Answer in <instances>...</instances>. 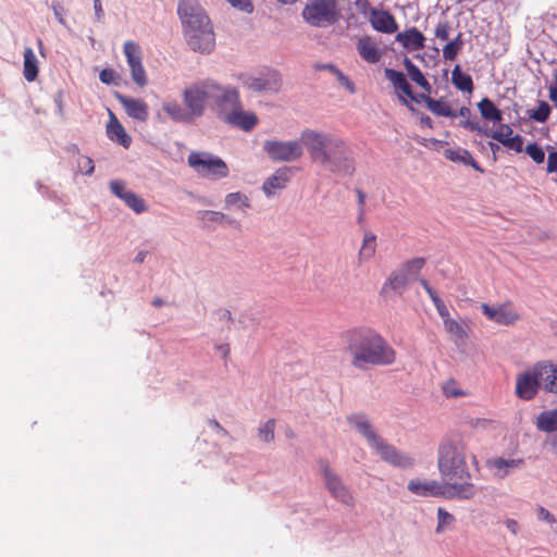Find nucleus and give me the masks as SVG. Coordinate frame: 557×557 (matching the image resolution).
Listing matches in <instances>:
<instances>
[{"mask_svg":"<svg viewBox=\"0 0 557 557\" xmlns=\"http://www.w3.org/2000/svg\"><path fill=\"white\" fill-rule=\"evenodd\" d=\"M301 141L309 159L333 174H352V152L346 139L331 132L306 128Z\"/></svg>","mask_w":557,"mask_h":557,"instance_id":"nucleus-1","label":"nucleus"},{"mask_svg":"<svg viewBox=\"0 0 557 557\" xmlns=\"http://www.w3.org/2000/svg\"><path fill=\"white\" fill-rule=\"evenodd\" d=\"M444 157L451 162H460L463 165L471 166L473 170L478 172H483L482 168L472 158V154L467 149L457 148V149H446L444 150Z\"/></svg>","mask_w":557,"mask_h":557,"instance_id":"nucleus-30","label":"nucleus"},{"mask_svg":"<svg viewBox=\"0 0 557 557\" xmlns=\"http://www.w3.org/2000/svg\"><path fill=\"white\" fill-rule=\"evenodd\" d=\"M347 422L351 426L357 430L366 438L369 444L382 440L380 435L375 433V431L372 429V425L370 424V421L367 420L366 416L362 413H355L347 417Z\"/></svg>","mask_w":557,"mask_h":557,"instance_id":"nucleus-25","label":"nucleus"},{"mask_svg":"<svg viewBox=\"0 0 557 557\" xmlns=\"http://www.w3.org/2000/svg\"><path fill=\"white\" fill-rule=\"evenodd\" d=\"M457 116L463 119L461 122H459V126L463 129H469L476 133H482V128H480L479 124L476 122H472L469 120L470 116V110L467 107H461V109L458 110Z\"/></svg>","mask_w":557,"mask_h":557,"instance_id":"nucleus-44","label":"nucleus"},{"mask_svg":"<svg viewBox=\"0 0 557 557\" xmlns=\"http://www.w3.org/2000/svg\"><path fill=\"white\" fill-rule=\"evenodd\" d=\"M274 429L275 421L274 419H270L265 421L262 428L259 429V438L264 443H271L274 441Z\"/></svg>","mask_w":557,"mask_h":557,"instance_id":"nucleus-48","label":"nucleus"},{"mask_svg":"<svg viewBox=\"0 0 557 557\" xmlns=\"http://www.w3.org/2000/svg\"><path fill=\"white\" fill-rule=\"evenodd\" d=\"M302 16L313 27H326L336 23L341 13L336 0H311L304 8Z\"/></svg>","mask_w":557,"mask_h":557,"instance_id":"nucleus-7","label":"nucleus"},{"mask_svg":"<svg viewBox=\"0 0 557 557\" xmlns=\"http://www.w3.org/2000/svg\"><path fill=\"white\" fill-rule=\"evenodd\" d=\"M550 115V107L546 101H540L536 109L529 111V117L539 123H545Z\"/></svg>","mask_w":557,"mask_h":557,"instance_id":"nucleus-42","label":"nucleus"},{"mask_svg":"<svg viewBox=\"0 0 557 557\" xmlns=\"http://www.w3.org/2000/svg\"><path fill=\"white\" fill-rule=\"evenodd\" d=\"M444 329L454 337L458 339H467L468 334L463 326L456 320H445L443 321Z\"/></svg>","mask_w":557,"mask_h":557,"instance_id":"nucleus-46","label":"nucleus"},{"mask_svg":"<svg viewBox=\"0 0 557 557\" xmlns=\"http://www.w3.org/2000/svg\"><path fill=\"white\" fill-rule=\"evenodd\" d=\"M467 443L460 436H453L440 444L437 469L442 476L449 480H463L470 476L465 454Z\"/></svg>","mask_w":557,"mask_h":557,"instance_id":"nucleus-5","label":"nucleus"},{"mask_svg":"<svg viewBox=\"0 0 557 557\" xmlns=\"http://www.w3.org/2000/svg\"><path fill=\"white\" fill-rule=\"evenodd\" d=\"M94 11H95L96 22L103 23L104 12H103V8L101 7L100 0H94Z\"/></svg>","mask_w":557,"mask_h":557,"instance_id":"nucleus-63","label":"nucleus"},{"mask_svg":"<svg viewBox=\"0 0 557 557\" xmlns=\"http://www.w3.org/2000/svg\"><path fill=\"white\" fill-rule=\"evenodd\" d=\"M123 53L126 55L128 66L143 62L139 46L135 41H124Z\"/></svg>","mask_w":557,"mask_h":557,"instance_id":"nucleus-41","label":"nucleus"},{"mask_svg":"<svg viewBox=\"0 0 557 557\" xmlns=\"http://www.w3.org/2000/svg\"><path fill=\"white\" fill-rule=\"evenodd\" d=\"M413 280V277L394 270L391 272L388 278L385 280L383 286H381V295L384 297L391 295L401 296L409 286V283Z\"/></svg>","mask_w":557,"mask_h":557,"instance_id":"nucleus-20","label":"nucleus"},{"mask_svg":"<svg viewBox=\"0 0 557 557\" xmlns=\"http://www.w3.org/2000/svg\"><path fill=\"white\" fill-rule=\"evenodd\" d=\"M289 177L290 170L288 168L278 169L273 175L267 177L262 185L265 197H273L276 191L284 189Z\"/></svg>","mask_w":557,"mask_h":557,"instance_id":"nucleus-24","label":"nucleus"},{"mask_svg":"<svg viewBox=\"0 0 557 557\" xmlns=\"http://www.w3.org/2000/svg\"><path fill=\"white\" fill-rule=\"evenodd\" d=\"M395 41L399 42L400 47L406 49L409 52H413L416 50H423L425 37L422 32H420L414 26L407 28L404 32H399L395 35Z\"/></svg>","mask_w":557,"mask_h":557,"instance_id":"nucleus-22","label":"nucleus"},{"mask_svg":"<svg viewBox=\"0 0 557 557\" xmlns=\"http://www.w3.org/2000/svg\"><path fill=\"white\" fill-rule=\"evenodd\" d=\"M162 110L171 117V120L175 122L187 123L190 122L194 117H197L191 113L187 108L185 109L182 104L175 101H163Z\"/></svg>","mask_w":557,"mask_h":557,"instance_id":"nucleus-28","label":"nucleus"},{"mask_svg":"<svg viewBox=\"0 0 557 557\" xmlns=\"http://www.w3.org/2000/svg\"><path fill=\"white\" fill-rule=\"evenodd\" d=\"M549 99L557 106V75L555 77V83L549 87Z\"/></svg>","mask_w":557,"mask_h":557,"instance_id":"nucleus-64","label":"nucleus"},{"mask_svg":"<svg viewBox=\"0 0 557 557\" xmlns=\"http://www.w3.org/2000/svg\"><path fill=\"white\" fill-rule=\"evenodd\" d=\"M233 95H239L235 87H224L219 82L209 78L187 86L183 90V102L187 110L191 111V114L200 117L206 110L207 101H212L215 110H219L231 101Z\"/></svg>","mask_w":557,"mask_h":557,"instance_id":"nucleus-4","label":"nucleus"},{"mask_svg":"<svg viewBox=\"0 0 557 557\" xmlns=\"http://www.w3.org/2000/svg\"><path fill=\"white\" fill-rule=\"evenodd\" d=\"M322 474L323 480H325V486L329 493L332 494L336 500L347 505H354V498L351 492L348 491L347 486L343 484L341 476L335 474L327 466V463H323L322 466Z\"/></svg>","mask_w":557,"mask_h":557,"instance_id":"nucleus-11","label":"nucleus"},{"mask_svg":"<svg viewBox=\"0 0 557 557\" xmlns=\"http://www.w3.org/2000/svg\"><path fill=\"white\" fill-rule=\"evenodd\" d=\"M478 110L481 116L485 121H492L493 123H500L503 120L502 111L493 103L488 98H485L478 102Z\"/></svg>","mask_w":557,"mask_h":557,"instance_id":"nucleus-33","label":"nucleus"},{"mask_svg":"<svg viewBox=\"0 0 557 557\" xmlns=\"http://www.w3.org/2000/svg\"><path fill=\"white\" fill-rule=\"evenodd\" d=\"M542 389L540 380L535 376L531 368L527 369L516 375V396L522 400H532L537 395V392Z\"/></svg>","mask_w":557,"mask_h":557,"instance_id":"nucleus-12","label":"nucleus"},{"mask_svg":"<svg viewBox=\"0 0 557 557\" xmlns=\"http://www.w3.org/2000/svg\"><path fill=\"white\" fill-rule=\"evenodd\" d=\"M462 34H458L454 39L447 42L443 48V58L446 61H454L458 55L459 50L462 49Z\"/></svg>","mask_w":557,"mask_h":557,"instance_id":"nucleus-39","label":"nucleus"},{"mask_svg":"<svg viewBox=\"0 0 557 557\" xmlns=\"http://www.w3.org/2000/svg\"><path fill=\"white\" fill-rule=\"evenodd\" d=\"M546 173L557 176V150L550 151L546 158Z\"/></svg>","mask_w":557,"mask_h":557,"instance_id":"nucleus-56","label":"nucleus"},{"mask_svg":"<svg viewBox=\"0 0 557 557\" xmlns=\"http://www.w3.org/2000/svg\"><path fill=\"white\" fill-rule=\"evenodd\" d=\"M451 81L458 90L472 92L473 82L469 74L460 71L459 66H455L451 72Z\"/></svg>","mask_w":557,"mask_h":557,"instance_id":"nucleus-36","label":"nucleus"},{"mask_svg":"<svg viewBox=\"0 0 557 557\" xmlns=\"http://www.w3.org/2000/svg\"><path fill=\"white\" fill-rule=\"evenodd\" d=\"M530 369L539 377L542 391L557 395V362L542 360Z\"/></svg>","mask_w":557,"mask_h":557,"instance_id":"nucleus-13","label":"nucleus"},{"mask_svg":"<svg viewBox=\"0 0 557 557\" xmlns=\"http://www.w3.org/2000/svg\"><path fill=\"white\" fill-rule=\"evenodd\" d=\"M369 445L379 453L381 459L394 467H410L413 465V459L397 451L393 445L384 442V440L375 441Z\"/></svg>","mask_w":557,"mask_h":557,"instance_id":"nucleus-14","label":"nucleus"},{"mask_svg":"<svg viewBox=\"0 0 557 557\" xmlns=\"http://www.w3.org/2000/svg\"><path fill=\"white\" fill-rule=\"evenodd\" d=\"M335 76L337 78V82H339L342 86L346 87V89L350 91V94H354L356 91V87H354V84L347 77L346 74H344L343 72H337V75Z\"/></svg>","mask_w":557,"mask_h":557,"instance_id":"nucleus-60","label":"nucleus"},{"mask_svg":"<svg viewBox=\"0 0 557 557\" xmlns=\"http://www.w3.org/2000/svg\"><path fill=\"white\" fill-rule=\"evenodd\" d=\"M525 465L523 459H503L500 457L486 460V467L493 471V474L504 479L512 471L522 468Z\"/></svg>","mask_w":557,"mask_h":557,"instance_id":"nucleus-23","label":"nucleus"},{"mask_svg":"<svg viewBox=\"0 0 557 557\" xmlns=\"http://www.w3.org/2000/svg\"><path fill=\"white\" fill-rule=\"evenodd\" d=\"M304 144L301 140H277L268 139L263 143V151L274 162H293L299 160L304 154Z\"/></svg>","mask_w":557,"mask_h":557,"instance_id":"nucleus-9","label":"nucleus"},{"mask_svg":"<svg viewBox=\"0 0 557 557\" xmlns=\"http://www.w3.org/2000/svg\"><path fill=\"white\" fill-rule=\"evenodd\" d=\"M536 517H539L540 520L542 521H545L549 524H555L556 523V518L555 516H553L546 508L544 507H539V509H536Z\"/></svg>","mask_w":557,"mask_h":557,"instance_id":"nucleus-59","label":"nucleus"},{"mask_svg":"<svg viewBox=\"0 0 557 557\" xmlns=\"http://www.w3.org/2000/svg\"><path fill=\"white\" fill-rule=\"evenodd\" d=\"M110 190H112L114 196L119 198H122L126 194H133V191H128L125 189L122 181H112V183H110Z\"/></svg>","mask_w":557,"mask_h":557,"instance_id":"nucleus-58","label":"nucleus"},{"mask_svg":"<svg viewBox=\"0 0 557 557\" xmlns=\"http://www.w3.org/2000/svg\"><path fill=\"white\" fill-rule=\"evenodd\" d=\"M78 166L82 173L90 175L95 171L94 161L89 157H81L78 160Z\"/></svg>","mask_w":557,"mask_h":557,"instance_id":"nucleus-54","label":"nucleus"},{"mask_svg":"<svg viewBox=\"0 0 557 557\" xmlns=\"http://www.w3.org/2000/svg\"><path fill=\"white\" fill-rule=\"evenodd\" d=\"M429 95L430 94H426V92L419 95V97H418L419 102L420 101L424 102V104H426L428 109L430 111H432V113L437 116L456 117V113L453 111V109H450L447 101H445L443 99H438V100L434 99Z\"/></svg>","mask_w":557,"mask_h":557,"instance_id":"nucleus-27","label":"nucleus"},{"mask_svg":"<svg viewBox=\"0 0 557 557\" xmlns=\"http://www.w3.org/2000/svg\"><path fill=\"white\" fill-rule=\"evenodd\" d=\"M475 496L476 487L470 482L461 484L447 483L446 493H444V498L446 499L470 500Z\"/></svg>","mask_w":557,"mask_h":557,"instance_id":"nucleus-26","label":"nucleus"},{"mask_svg":"<svg viewBox=\"0 0 557 557\" xmlns=\"http://www.w3.org/2000/svg\"><path fill=\"white\" fill-rule=\"evenodd\" d=\"M216 113L223 122L246 133L252 131L257 125L256 114L242 109L239 95L231 96V101L216 110Z\"/></svg>","mask_w":557,"mask_h":557,"instance_id":"nucleus-8","label":"nucleus"},{"mask_svg":"<svg viewBox=\"0 0 557 557\" xmlns=\"http://www.w3.org/2000/svg\"><path fill=\"white\" fill-rule=\"evenodd\" d=\"M225 207L245 212L250 207L249 198L240 191L230 193L225 196Z\"/></svg>","mask_w":557,"mask_h":557,"instance_id":"nucleus-38","label":"nucleus"},{"mask_svg":"<svg viewBox=\"0 0 557 557\" xmlns=\"http://www.w3.org/2000/svg\"><path fill=\"white\" fill-rule=\"evenodd\" d=\"M481 309L487 320L503 326H510L521 319L520 313L516 311L510 301H506L497 307L482 304Z\"/></svg>","mask_w":557,"mask_h":557,"instance_id":"nucleus-10","label":"nucleus"},{"mask_svg":"<svg viewBox=\"0 0 557 557\" xmlns=\"http://www.w3.org/2000/svg\"><path fill=\"white\" fill-rule=\"evenodd\" d=\"M107 132L109 139L120 144L124 148L129 147L131 137L127 132H125L123 125L120 124L119 120L113 115V113H110Z\"/></svg>","mask_w":557,"mask_h":557,"instance_id":"nucleus-29","label":"nucleus"},{"mask_svg":"<svg viewBox=\"0 0 557 557\" xmlns=\"http://www.w3.org/2000/svg\"><path fill=\"white\" fill-rule=\"evenodd\" d=\"M119 78V75L112 69H103L102 72L99 73L100 82L104 84H115V81Z\"/></svg>","mask_w":557,"mask_h":557,"instance_id":"nucleus-55","label":"nucleus"},{"mask_svg":"<svg viewBox=\"0 0 557 557\" xmlns=\"http://www.w3.org/2000/svg\"><path fill=\"white\" fill-rule=\"evenodd\" d=\"M356 50L361 60L369 64L379 63L384 55V50H382L375 39L369 35L362 36L357 40Z\"/></svg>","mask_w":557,"mask_h":557,"instance_id":"nucleus-18","label":"nucleus"},{"mask_svg":"<svg viewBox=\"0 0 557 557\" xmlns=\"http://www.w3.org/2000/svg\"><path fill=\"white\" fill-rule=\"evenodd\" d=\"M447 483H440L434 480L422 481L414 479L409 481L408 490L410 493L422 497H443Z\"/></svg>","mask_w":557,"mask_h":557,"instance_id":"nucleus-19","label":"nucleus"},{"mask_svg":"<svg viewBox=\"0 0 557 557\" xmlns=\"http://www.w3.org/2000/svg\"><path fill=\"white\" fill-rule=\"evenodd\" d=\"M244 86L252 91H278L281 79L277 72H269L267 74L244 78Z\"/></svg>","mask_w":557,"mask_h":557,"instance_id":"nucleus-17","label":"nucleus"},{"mask_svg":"<svg viewBox=\"0 0 557 557\" xmlns=\"http://www.w3.org/2000/svg\"><path fill=\"white\" fill-rule=\"evenodd\" d=\"M347 351L351 366L367 369L369 366H392L396 351L386 339L370 329H355L346 334Z\"/></svg>","mask_w":557,"mask_h":557,"instance_id":"nucleus-2","label":"nucleus"},{"mask_svg":"<svg viewBox=\"0 0 557 557\" xmlns=\"http://www.w3.org/2000/svg\"><path fill=\"white\" fill-rule=\"evenodd\" d=\"M433 305H434L435 309H437L438 315H440V318H442L443 321L453 320L449 317L448 308L446 305H444L443 300H437V301L433 302Z\"/></svg>","mask_w":557,"mask_h":557,"instance_id":"nucleus-61","label":"nucleus"},{"mask_svg":"<svg viewBox=\"0 0 557 557\" xmlns=\"http://www.w3.org/2000/svg\"><path fill=\"white\" fill-rule=\"evenodd\" d=\"M376 251V237L372 232H366L362 237V244L359 250V262H366L375 256Z\"/></svg>","mask_w":557,"mask_h":557,"instance_id":"nucleus-35","label":"nucleus"},{"mask_svg":"<svg viewBox=\"0 0 557 557\" xmlns=\"http://www.w3.org/2000/svg\"><path fill=\"white\" fill-rule=\"evenodd\" d=\"M187 46L193 51L209 53L214 50L215 35L210 18L196 0H183L177 5Z\"/></svg>","mask_w":557,"mask_h":557,"instance_id":"nucleus-3","label":"nucleus"},{"mask_svg":"<svg viewBox=\"0 0 557 557\" xmlns=\"http://www.w3.org/2000/svg\"><path fill=\"white\" fill-rule=\"evenodd\" d=\"M369 22L372 29L381 34L391 35L396 33L399 28L395 16L392 15L387 10L371 8L369 13Z\"/></svg>","mask_w":557,"mask_h":557,"instance_id":"nucleus-16","label":"nucleus"},{"mask_svg":"<svg viewBox=\"0 0 557 557\" xmlns=\"http://www.w3.org/2000/svg\"><path fill=\"white\" fill-rule=\"evenodd\" d=\"M404 67L411 82L416 83V85L422 88L424 92H431V84L428 78L424 77L420 69L407 57L404 59Z\"/></svg>","mask_w":557,"mask_h":557,"instance_id":"nucleus-31","label":"nucleus"},{"mask_svg":"<svg viewBox=\"0 0 557 557\" xmlns=\"http://www.w3.org/2000/svg\"><path fill=\"white\" fill-rule=\"evenodd\" d=\"M124 201V203L127 205V207L132 208V210L135 213H144L147 210V207L145 206L144 199H141L136 194H126L123 197H121Z\"/></svg>","mask_w":557,"mask_h":557,"instance_id":"nucleus-43","label":"nucleus"},{"mask_svg":"<svg viewBox=\"0 0 557 557\" xmlns=\"http://www.w3.org/2000/svg\"><path fill=\"white\" fill-rule=\"evenodd\" d=\"M420 284H422L424 290H426L430 299H432L433 302H436V301H443L438 295L435 293V290L433 289L432 286L429 285V282L424 278H420Z\"/></svg>","mask_w":557,"mask_h":557,"instance_id":"nucleus-62","label":"nucleus"},{"mask_svg":"<svg viewBox=\"0 0 557 557\" xmlns=\"http://www.w3.org/2000/svg\"><path fill=\"white\" fill-rule=\"evenodd\" d=\"M425 259L422 257H416L410 260H406L405 263L400 264L395 271H400L404 275L416 278L420 271L424 268Z\"/></svg>","mask_w":557,"mask_h":557,"instance_id":"nucleus-37","label":"nucleus"},{"mask_svg":"<svg viewBox=\"0 0 557 557\" xmlns=\"http://www.w3.org/2000/svg\"><path fill=\"white\" fill-rule=\"evenodd\" d=\"M455 518L451 513L445 511L443 507L437 508V527H435V533L441 534L448 529H453Z\"/></svg>","mask_w":557,"mask_h":557,"instance_id":"nucleus-40","label":"nucleus"},{"mask_svg":"<svg viewBox=\"0 0 557 557\" xmlns=\"http://www.w3.org/2000/svg\"><path fill=\"white\" fill-rule=\"evenodd\" d=\"M201 220L210 223H221L226 220V215L219 211H203L201 212Z\"/></svg>","mask_w":557,"mask_h":557,"instance_id":"nucleus-51","label":"nucleus"},{"mask_svg":"<svg viewBox=\"0 0 557 557\" xmlns=\"http://www.w3.org/2000/svg\"><path fill=\"white\" fill-rule=\"evenodd\" d=\"M435 38L447 41L449 37V24L448 22H438L437 26L434 28Z\"/></svg>","mask_w":557,"mask_h":557,"instance_id":"nucleus-52","label":"nucleus"},{"mask_svg":"<svg viewBox=\"0 0 557 557\" xmlns=\"http://www.w3.org/2000/svg\"><path fill=\"white\" fill-rule=\"evenodd\" d=\"M525 153L530 157L536 164H541L545 161V151L542 147L536 143H530L525 146Z\"/></svg>","mask_w":557,"mask_h":557,"instance_id":"nucleus-47","label":"nucleus"},{"mask_svg":"<svg viewBox=\"0 0 557 557\" xmlns=\"http://www.w3.org/2000/svg\"><path fill=\"white\" fill-rule=\"evenodd\" d=\"M495 140L502 143L503 146L507 147L510 150H513L516 152L522 151L523 139L521 135H516L507 139H503L499 137V135H495Z\"/></svg>","mask_w":557,"mask_h":557,"instance_id":"nucleus-49","label":"nucleus"},{"mask_svg":"<svg viewBox=\"0 0 557 557\" xmlns=\"http://www.w3.org/2000/svg\"><path fill=\"white\" fill-rule=\"evenodd\" d=\"M187 165L191 168L200 177L219 181L227 177L230 170L225 161L210 152L193 151L187 156Z\"/></svg>","mask_w":557,"mask_h":557,"instance_id":"nucleus-6","label":"nucleus"},{"mask_svg":"<svg viewBox=\"0 0 557 557\" xmlns=\"http://www.w3.org/2000/svg\"><path fill=\"white\" fill-rule=\"evenodd\" d=\"M115 99L123 106L124 111H126L129 117L141 122L148 120V104L143 99L129 98L122 94H117Z\"/></svg>","mask_w":557,"mask_h":557,"instance_id":"nucleus-21","label":"nucleus"},{"mask_svg":"<svg viewBox=\"0 0 557 557\" xmlns=\"http://www.w3.org/2000/svg\"><path fill=\"white\" fill-rule=\"evenodd\" d=\"M129 72H132V78L134 84H136L138 87H144L147 85V73L145 72V69L143 66V62L134 63L128 66Z\"/></svg>","mask_w":557,"mask_h":557,"instance_id":"nucleus-45","label":"nucleus"},{"mask_svg":"<svg viewBox=\"0 0 557 557\" xmlns=\"http://www.w3.org/2000/svg\"><path fill=\"white\" fill-rule=\"evenodd\" d=\"M38 67L37 58L30 47L25 49L23 52V76L27 82H33L37 78Z\"/></svg>","mask_w":557,"mask_h":557,"instance_id":"nucleus-34","label":"nucleus"},{"mask_svg":"<svg viewBox=\"0 0 557 557\" xmlns=\"http://www.w3.org/2000/svg\"><path fill=\"white\" fill-rule=\"evenodd\" d=\"M536 429L545 433H553L557 430V408L544 410L536 417Z\"/></svg>","mask_w":557,"mask_h":557,"instance_id":"nucleus-32","label":"nucleus"},{"mask_svg":"<svg viewBox=\"0 0 557 557\" xmlns=\"http://www.w3.org/2000/svg\"><path fill=\"white\" fill-rule=\"evenodd\" d=\"M511 134H512V128L510 127L509 124H500V126H498L497 131H495L491 134L485 132V136H491L493 140H494L495 135H500V138L507 139V138L512 137Z\"/></svg>","mask_w":557,"mask_h":557,"instance_id":"nucleus-53","label":"nucleus"},{"mask_svg":"<svg viewBox=\"0 0 557 557\" xmlns=\"http://www.w3.org/2000/svg\"><path fill=\"white\" fill-rule=\"evenodd\" d=\"M385 78L389 81L392 87L395 88V91L398 92V98L401 103L407 106V100L410 99L414 102H419L418 97L413 94V89L410 84L407 82L406 75L404 72H398L393 69L386 67L384 71Z\"/></svg>","mask_w":557,"mask_h":557,"instance_id":"nucleus-15","label":"nucleus"},{"mask_svg":"<svg viewBox=\"0 0 557 557\" xmlns=\"http://www.w3.org/2000/svg\"><path fill=\"white\" fill-rule=\"evenodd\" d=\"M226 2L242 12L253 11V4H251L250 0H226Z\"/></svg>","mask_w":557,"mask_h":557,"instance_id":"nucleus-57","label":"nucleus"},{"mask_svg":"<svg viewBox=\"0 0 557 557\" xmlns=\"http://www.w3.org/2000/svg\"><path fill=\"white\" fill-rule=\"evenodd\" d=\"M443 393L445 396L453 397V398H457V397L467 395L466 392H463L461 388H459L458 383L455 380H449L444 383Z\"/></svg>","mask_w":557,"mask_h":557,"instance_id":"nucleus-50","label":"nucleus"}]
</instances>
